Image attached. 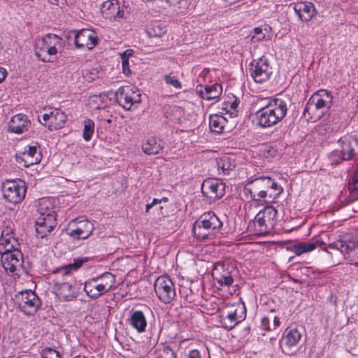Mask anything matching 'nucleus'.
I'll return each instance as SVG.
<instances>
[{
	"label": "nucleus",
	"mask_w": 358,
	"mask_h": 358,
	"mask_svg": "<svg viewBox=\"0 0 358 358\" xmlns=\"http://www.w3.org/2000/svg\"><path fill=\"white\" fill-rule=\"evenodd\" d=\"M227 120L222 115L217 114L209 117V127L212 132L220 134L223 131Z\"/></svg>",
	"instance_id": "nucleus-31"
},
{
	"label": "nucleus",
	"mask_w": 358,
	"mask_h": 358,
	"mask_svg": "<svg viewBox=\"0 0 358 358\" xmlns=\"http://www.w3.org/2000/svg\"><path fill=\"white\" fill-rule=\"evenodd\" d=\"M161 201H162V200H160V199H154L151 203L152 204V206H154V205H155L157 203H161Z\"/></svg>",
	"instance_id": "nucleus-63"
},
{
	"label": "nucleus",
	"mask_w": 358,
	"mask_h": 358,
	"mask_svg": "<svg viewBox=\"0 0 358 358\" xmlns=\"http://www.w3.org/2000/svg\"><path fill=\"white\" fill-rule=\"evenodd\" d=\"M50 110L48 113H45L41 116L38 115V121L41 124H42L44 126L48 127V123H50Z\"/></svg>",
	"instance_id": "nucleus-50"
},
{
	"label": "nucleus",
	"mask_w": 358,
	"mask_h": 358,
	"mask_svg": "<svg viewBox=\"0 0 358 358\" xmlns=\"http://www.w3.org/2000/svg\"><path fill=\"white\" fill-rule=\"evenodd\" d=\"M54 5L59 6L60 8H64V6L68 5V2L66 0H58L57 3H53Z\"/></svg>",
	"instance_id": "nucleus-61"
},
{
	"label": "nucleus",
	"mask_w": 358,
	"mask_h": 358,
	"mask_svg": "<svg viewBox=\"0 0 358 358\" xmlns=\"http://www.w3.org/2000/svg\"><path fill=\"white\" fill-rule=\"evenodd\" d=\"M218 171L222 170L224 174H229V171L234 168V165L227 157H224L217 161Z\"/></svg>",
	"instance_id": "nucleus-40"
},
{
	"label": "nucleus",
	"mask_w": 358,
	"mask_h": 358,
	"mask_svg": "<svg viewBox=\"0 0 358 358\" xmlns=\"http://www.w3.org/2000/svg\"><path fill=\"white\" fill-rule=\"evenodd\" d=\"M266 103L255 113L257 125L262 128H268L277 124L286 116L287 105L285 100L280 98L265 99Z\"/></svg>",
	"instance_id": "nucleus-2"
},
{
	"label": "nucleus",
	"mask_w": 358,
	"mask_h": 358,
	"mask_svg": "<svg viewBox=\"0 0 358 358\" xmlns=\"http://www.w3.org/2000/svg\"><path fill=\"white\" fill-rule=\"evenodd\" d=\"M154 288L159 299L166 304L171 303L176 296L174 284L169 276L158 277L155 282Z\"/></svg>",
	"instance_id": "nucleus-9"
},
{
	"label": "nucleus",
	"mask_w": 358,
	"mask_h": 358,
	"mask_svg": "<svg viewBox=\"0 0 358 358\" xmlns=\"http://www.w3.org/2000/svg\"><path fill=\"white\" fill-rule=\"evenodd\" d=\"M243 192L247 199H250L251 200L255 201V189H253V185L250 183V180L248 182L246 185L243 189Z\"/></svg>",
	"instance_id": "nucleus-48"
},
{
	"label": "nucleus",
	"mask_w": 358,
	"mask_h": 358,
	"mask_svg": "<svg viewBox=\"0 0 358 358\" xmlns=\"http://www.w3.org/2000/svg\"><path fill=\"white\" fill-rule=\"evenodd\" d=\"M222 92V87L221 85L215 83L210 86L203 87L202 85H198L196 87V92L200 96L208 101L215 99L218 98Z\"/></svg>",
	"instance_id": "nucleus-25"
},
{
	"label": "nucleus",
	"mask_w": 358,
	"mask_h": 358,
	"mask_svg": "<svg viewBox=\"0 0 358 358\" xmlns=\"http://www.w3.org/2000/svg\"><path fill=\"white\" fill-rule=\"evenodd\" d=\"M230 308L231 309L226 313L222 320L223 327L227 330H231L245 319L246 315V309L243 304L231 306Z\"/></svg>",
	"instance_id": "nucleus-14"
},
{
	"label": "nucleus",
	"mask_w": 358,
	"mask_h": 358,
	"mask_svg": "<svg viewBox=\"0 0 358 358\" xmlns=\"http://www.w3.org/2000/svg\"><path fill=\"white\" fill-rule=\"evenodd\" d=\"M94 131V122L91 119H85L83 121V137L85 141L91 140Z\"/></svg>",
	"instance_id": "nucleus-39"
},
{
	"label": "nucleus",
	"mask_w": 358,
	"mask_h": 358,
	"mask_svg": "<svg viewBox=\"0 0 358 358\" xmlns=\"http://www.w3.org/2000/svg\"><path fill=\"white\" fill-rule=\"evenodd\" d=\"M338 145L341 146L340 150H336V154H338L341 160H350L355 154L350 143H349L348 138H341L338 141Z\"/></svg>",
	"instance_id": "nucleus-28"
},
{
	"label": "nucleus",
	"mask_w": 358,
	"mask_h": 358,
	"mask_svg": "<svg viewBox=\"0 0 358 358\" xmlns=\"http://www.w3.org/2000/svg\"><path fill=\"white\" fill-rule=\"evenodd\" d=\"M38 211L40 216L43 217H55V211L53 210L52 203L48 199L41 200Z\"/></svg>",
	"instance_id": "nucleus-36"
},
{
	"label": "nucleus",
	"mask_w": 358,
	"mask_h": 358,
	"mask_svg": "<svg viewBox=\"0 0 358 358\" xmlns=\"http://www.w3.org/2000/svg\"><path fill=\"white\" fill-rule=\"evenodd\" d=\"M330 117L333 119V120L334 121L335 124H336V126L335 127H333L331 128L332 130H336V129H338L340 127V124H341V118L339 117L338 115H337V114H332V115H330Z\"/></svg>",
	"instance_id": "nucleus-55"
},
{
	"label": "nucleus",
	"mask_w": 358,
	"mask_h": 358,
	"mask_svg": "<svg viewBox=\"0 0 358 358\" xmlns=\"http://www.w3.org/2000/svg\"><path fill=\"white\" fill-rule=\"evenodd\" d=\"M225 183L217 179H206L201 185V193L210 201H216L225 194Z\"/></svg>",
	"instance_id": "nucleus-11"
},
{
	"label": "nucleus",
	"mask_w": 358,
	"mask_h": 358,
	"mask_svg": "<svg viewBox=\"0 0 358 358\" xmlns=\"http://www.w3.org/2000/svg\"><path fill=\"white\" fill-rule=\"evenodd\" d=\"M41 355L42 358H60L59 352L49 347L43 349Z\"/></svg>",
	"instance_id": "nucleus-46"
},
{
	"label": "nucleus",
	"mask_w": 358,
	"mask_h": 358,
	"mask_svg": "<svg viewBox=\"0 0 358 358\" xmlns=\"http://www.w3.org/2000/svg\"><path fill=\"white\" fill-rule=\"evenodd\" d=\"M264 154L266 157H275L277 154V150L275 148L270 147L268 149L264 151Z\"/></svg>",
	"instance_id": "nucleus-57"
},
{
	"label": "nucleus",
	"mask_w": 358,
	"mask_h": 358,
	"mask_svg": "<svg viewBox=\"0 0 358 358\" xmlns=\"http://www.w3.org/2000/svg\"><path fill=\"white\" fill-rule=\"evenodd\" d=\"M1 255V262L3 268L13 276L20 277L22 273L28 274V271L24 266L23 255L20 250L14 246H7Z\"/></svg>",
	"instance_id": "nucleus-5"
},
{
	"label": "nucleus",
	"mask_w": 358,
	"mask_h": 358,
	"mask_svg": "<svg viewBox=\"0 0 358 358\" xmlns=\"http://www.w3.org/2000/svg\"><path fill=\"white\" fill-rule=\"evenodd\" d=\"M317 99V96H311L308 99L304 110L303 115L307 118L308 120L315 122L317 120L320 119L324 114L326 113L315 101Z\"/></svg>",
	"instance_id": "nucleus-20"
},
{
	"label": "nucleus",
	"mask_w": 358,
	"mask_h": 358,
	"mask_svg": "<svg viewBox=\"0 0 358 358\" xmlns=\"http://www.w3.org/2000/svg\"><path fill=\"white\" fill-rule=\"evenodd\" d=\"M143 151L148 155H157L163 149L160 142L155 138H148L142 145Z\"/></svg>",
	"instance_id": "nucleus-30"
},
{
	"label": "nucleus",
	"mask_w": 358,
	"mask_h": 358,
	"mask_svg": "<svg viewBox=\"0 0 358 358\" xmlns=\"http://www.w3.org/2000/svg\"><path fill=\"white\" fill-rule=\"evenodd\" d=\"M278 211L272 206H266L260 210L254 219V225L260 234L270 232L277 223Z\"/></svg>",
	"instance_id": "nucleus-6"
},
{
	"label": "nucleus",
	"mask_w": 358,
	"mask_h": 358,
	"mask_svg": "<svg viewBox=\"0 0 358 358\" xmlns=\"http://www.w3.org/2000/svg\"><path fill=\"white\" fill-rule=\"evenodd\" d=\"M36 236L43 238L48 236L56 226L55 217L39 216L36 222Z\"/></svg>",
	"instance_id": "nucleus-19"
},
{
	"label": "nucleus",
	"mask_w": 358,
	"mask_h": 358,
	"mask_svg": "<svg viewBox=\"0 0 358 358\" xmlns=\"http://www.w3.org/2000/svg\"><path fill=\"white\" fill-rule=\"evenodd\" d=\"M312 96H317L315 101L326 112L332 105L333 96L327 90H320Z\"/></svg>",
	"instance_id": "nucleus-29"
},
{
	"label": "nucleus",
	"mask_w": 358,
	"mask_h": 358,
	"mask_svg": "<svg viewBox=\"0 0 358 358\" xmlns=\"http://www.w3.org/2000/svg\"><path fill=\"white\" fill-rule=\"evenodd\" d=\"M15 159L18 164L29 167L41 162V154L38 150V145L29 146L27 150L16 154Z\"/></svg>",
	"instance_id": "nucleus-17"
},
{
	"label": "nucleus",
	"mask_w": 358,
	"mask_h": 358,
	"mask_svg": "<svg viewBox=\"0 0 358 358\" xmlns=\"http://www.w3.org/2000/svg\"><path fill=\"white\" fill-rule=\"evenodd\" d=\"M152 204L150 203H148L146 205V212H148L149 210L152 207Z\"/></svg>",
	"instance_id": "nucleus-64"
},
{
	"label": "nucleus",
	"mask_w": 358,
	"mask_h": 358,
	"mask_svg": "<svg viewBox=\"0 0 358 358\" xmlns=\"http://www.w3.org/2000/svg\"><path fill=\"white\" fill-rule=\"evenodd\" d=\"M348 140L353 148V150L358 152V138L356 136H350L348 138Z\"/></svg>",
	"instance_id": "nucleus-54"
},
{
	"label": "nucleus",
	"mask_w": 358,
	"mask_h": 358,
	"mask_svg": "<svg viewBox=\"0 0 358 358\" xmlns=\"http://www.w3.org/2000/svg\"><path fill=\"white\" fill-rule=\"evenodd\" d=\"M18 308L27 315H34L41 307V299L34 292L24 290L15 295Z\"/></svg>",
	"instance_id": "nucleus-8"
},
{
	"label": "nucleus",
	"mask_w": 358,
	"mask_h": 358,
	"mask_svg": "<svg viewBox=\"0 0 358 358\" xmlns=\"http://www.w3.org/2000/svg\"><path fill=\"white\" fill-rule=\"evenodd\" d=\"M282 192V188L275 182L271 178H270V194L269 200H265L266 202L269 203L279 196Z\"/></svg>",
	"instance_id": "nucleus-43"
},
{
	"label": "nucleus",
	"mask_w": 358,
	"mask_h": 358,
	"mask_svg": "<svg viewBox=\"0 0 358 358\" xmlns=\"http://www.w3.org/2000/svg\"><path fill=\"white\" fill-rule=\"evenodd\" d=\"M66 38H73L74 44L78 49L86 48L91 50L97 44L96 33L90 29L73 30L67 34Z\"/></svg>",
	"instance_id": "nucleus-10"
},
{
	"label": "nucleus",
	"mask_w": 358,
	"mask_h": 358,
	"mask_svg": "<svg viewBox=\"0 0 358 358\" xmlns=\"http://www.w3.org/2000/svg\"><path fill=\"white\" fill-rule=\"evenodd\" d=\"M134 52L131 49H127L121 54V59H129L130 57L133 56Z\"/></svg>",
	"instance_id": "nucleus-58"
},
{
	"label": "nucleus",
	"mask_w": 358,
	"mask_h": 358,
	"mask_svg": "<svg viewBox=\"0 0 358 358\" xmlns=\"http://www.w3.org/2000/svg\"><path fill=\"white\" fill-rule=\"evenodd\" d=\"M62 48V38L56 34H48L36 40L34 52L42 62H53L57 58V53Z\"/></svg>",
	"instance_id": "nucleus-4"
},
{
	"label": "nucleus",
	"mask_w": 358,
	"mask_h": 358,
	"mask_svg": "<svg viewBox=\"0 0 358 358\" xmlns=\"http://www.w3.org/2000/svg\"><path fill=\"white\" fill-rule=\"evenodd\" d=\"M302 336L301 333L296 328L291 329L284 335L283 338L280 341V346L284 354L292 356L295 353L292 352V348L296 347L301 340Z\"/></svg>",
	"instance_id": "nucleus-15"
},
{
	"label": "nucleus",
	"mask_w": 358,
	"mask_h": 358,
	"mask_svg": "<svg viewBox=\"0 0 358 358\" xmlns=\"http://www.w3.org/2000/svg\"><path fill=\"white\" fill-rule=\"evenodd\" d=\"M250 183L253 185L255 192H257L259 189L270 191V177L264 176L257 178L251 180Z\"/></svg>",
	"instance_id": "nucleus-38"
},
{
	"label": "nucleus",
	"mask_w": 358,
	"mask_h": 358,
	"mask_svg": "<svg viewBox=\"0 0 358 358\" xmlns=\"http://www.w3.org/2000/svg\"><path fill=\"white\" fill-rule=\"evenodd\" d=\"M229 265H226L222 262H217L214 264L213 268L212 270V276L214 278H216V274L220 275H226L229 273H230V271H229Z\"/></svg>",
	"instance_id": "nucleus-42"
},
{
	"label": "nucleus",
	"mask_w": 358,
	"mask_h": 358,
	"mask_svg": "<svg viewBox=\"0 0 358 358\" xmlns=\"http://www.w3.org/2000/svg\"><path fill=\"white\" fill-rule=\"evenodd\" d=\"M187 358H201V354L197 350H190Z\"/></svg>",
	"instance_id": "nucleus-59"
},
{
	"label": "nucleus",
	"mask_w": 358,
	"mask_h": 358,
	"mask_svg": "<svg viewBox=\"0 0 358 358\" xmlns=\"http://www.w3.org/2000/svg\"><path fill=\"white\" fill-rule=\"evenodd\" d=\"M94 278L100 285V286L103 287V289L106 292L110 291L115 282V275L108 272H106L102 275Z\"/></svg>",
	"instance_id": "nucleus-33"
},
{
	"label": "nucleus",
	"mask_w": 358,
	"mask_h": 358,
	"mask_svg": "<svg viewBox=\"0 0 358 358\" xmlns=\"http://www.w3.org/2000/svg\"><path fill=\"white\" fill-rule=\"evenodd\" d=\"M239 103L238 98L232 94L229 96L228 100L224 102L222 108L226 110L227 113L230 114L231 116L236 117L238 113V106Z\"/></svg>",
	"instance_id": "nucleus-34"
},
{
	"label": "nucleus",
	"mask_w": 358,
	"mask_h": 358,
	"mask_svg": "<svg viewBox=\"0 0 358 358\" xmlns=\"http://www.w3.org/2000/svg\"><path fill=\"white\" fill-rule=\"evenodd\" d=\"M3 236V232L1 234V236ZM13 246V244L10 243L9 238H6L2 237L1 238V243H0V254H3V250H6L5 249L7 248V246Z\"/></svg>",
	"instance_id": "nucleus-49"
},
{
	"label": "nucleus",
	"mask_w": 358,
	"mask_h": 358,
	"mask_svg": "<svg viewBox=\"0 0 358 358\" xmlns=\"http://www.w3.org/2000/svg\"><path fill=\"white\" fill-rule=\"evenodd\" d=\"M30 125L27 117L22 113L14 115L8 124L9 131L15 134H22L27 131Z\"/></svg>",
	"instance_id": "nucleus-24"
},
{
	"label": "nucleus",
	"mask_w": 358,
	"mask_h": 358,
	"mask_svg": "<svg viewBox=\"0 0 358 358\" xmlns=\"http://www.w3.org/2000/svg\"><path fill=\"white\" fill-rule=\"evenodd\" d=\"M89 259V257H86L76 258L73 259V262L72 264H69V265L61 267L60 268H57L53 271V273L61 272L63 275L68 277L69 276L71 270H78L83 266L84 263L87 262Z\"/></svg>",
	"instance_id": "nucleus-32"
},
{
	"label": "nucleus",
	"mask_w": 358,
	"mask_h": 358,
	"mask_svg": "<svg viewBox=\"0 0 358 358\" xmlns=\"http://www.w3.org/2000/svg\"><path fill=\"white\" fill-rule=\"evenodd\" d=\"M94 230V224L89 220H84L78 222L75 229L71 230L69 235L77 239H85L88 238Z\"/></svg>",
	"instance_id": "nucleus-23"
},
{
	"label": "nucleus",
	"mask_w": 358,
	"mask_h": 358,
	"mask_svg": "<svg viewBox=\"0 0 358 358\" xmlns=\"http://www.w3.org/2000/svg\"><path fill=\"white\" fill-rule=\"evenodd\" d=\"M57 296L63 301H71L76 299L77 294L75 287L70 281H56L53 287Z\"/></svg>",
	"instance_id": "nucleus-16"
},
{
	"label": "nucleus",
	"mask_w": 358,
	"mask_h": 358,
	"mask_svg": "<svg viewBox=\"0 0 358 358\" xmlns=\"http://www.w3.org/2000/svg\"><path fill=\"white\" fill-rule=\"evenodd\" d=\"M155 358H176V355L171 348L165 345L155 350Z\"/></svg>",
	"instance_id": "nucleus-41"
},
{
	"label": "nucleus",
	"mask_w": 358,
	"mask_h": 358,
	"mask_svg": "<svg viewBox=\"0 0 358 358\" xmlns=\"http://www.w3.org/2000/svg\"><path fill=\"white\" fill-rule=\"evenodd\" d=\"M357 245L358 242L355 238L338 239L328 244L321 239H317L313 241L301 242L287 247V249L294 252L296 255L299 256L303 253L311 252L317 247L326 246L322 250L327 252H329L327 248L335 249L345 255L354 250L357 247Z\"/></svg>",
	"instance_id": "nucleus-1"
},
{
	"label": "nucleus",
	"mask_w": 358,
	"mask_h": 358,
	"mask_svg": "<svg viewBox=\"0 0 358 358\" xmlns=\"http://www.w3.org/2000/svg\"><path fill=\"white\" fill-rule=\"evenodd\" d=\"M50 121L48 123L50 130L59 129L64 127L66 122V115L58 108H50Z\"/></svg>",
	"instance_id": "nucleus-26"
},
{
	"label": "nucleus",
	"mask_w": 358,
	"mask_h": 358,
	"mask_svg": "<svg viewBox=\"0 0 358 358\" xmlns=\"http://www.w3.org/2000/svg\"><path fill=\"white\" fill-rule=\"evenodd\" d=\"M348 188L352 195L358 192V168L348 182Z\"/></svg>",
	"instance_id": "nucleus-44"
},
{
	"label": "nucleus",
	"mask_w": 358,
	"mask_h": 358,
	"mask_svg": "<svg viewBox=\"0 0 358 358\" xmlns=\"http://www.w3.org/2000/svg\"><path fill=\"white\" fill-rule=\"evenodd\" d=\"M223 223L214 212L202 214L194 223L192 232L199 241L213 240L222 228Z\"/></svg>",
	"instance_id": "nucleus-3"
},
{
	"label": "nucleus",
	"mask_w": 358,
	"mask_h": 358,
	"mask_svg": "<svg viewBox=\"0 0 358 358\" xmlns=\"http://www.w3.org/2000/svg\"><path fill=\"white\" fill-rule=\"evenodd\" d=\"M116 102L125 110H130L134 103L141 102V94L129 86L118 88L115 94Z\"/></svg>",
	"instance_id": "nucleus-12"
},
{
	"label": "nucleus",
	"mask_w": 358,
	"mask_h": 358,
	"mask_svg": "<svg viewBox=\"0 0 358 358\" xmlns=\"http://www.w3.org/2000/svg\"><path fill=\"white\" fill-rule=\"evenodd\" d=\"M164 80L167 85H171L176 89L182 88L181 83L175 76H172L171 75H165Z\"/></svg>",
	"instance_id": "nucleus-47"
},
{
	"label": "nucleus",
	"mask_w": 358,
	"mask_h": 358,
	"mask_svg": "<svg viewBox=\"0 0 358 358\" xmlns=\"http://www.w3.org/2000/svg\"><path fill=\"white\" fill-rule=\"evenodd\" d=\"M270 191L259 189L255 193V201H259L262 199H266L267 196H269Z\"/></svg>",
	"instance_id": "nucleus-51"
},
{
	"label": "nucleus",
	"mask_w": 358,
	"mask_h": 358,
	"mask_svg": "<svg viewBox=\"0 0 358 358\" xmlns=\"http://www.w3.org/2000/svg\"><path fill=\"white\" fill-rule=\"evenodd\" d=\"M255 35L252 38H257V41H262L266 38L264 34L262 33V29L260 27H256L254 29Z\"/></svg>",
	"instance_id": "nucleus-52"
},
{
	"label": "nucleus",
	"mask_w": 358,
	"mask_h": 358,
	"mask_svg": "<svg viewBox=\"0 0 358 358\" xmlns=\"http://www.w3.org/2000/svg\"><path fill=\"white\" fill-rule=\"evenodd\" d=\"M250 70L251 76L257 83L266 82L271 74L267 60L262 58L259 59Z\"/></svg>",
	"instance_id": "nucleus-18"
},
{
	"label": "nucleus",
	"mask_w": 358,
	"mask_h": 358,
	"mask_svg": "<svg viewBox=\"0 0 358 358\" xmlns=\"http://www.w3.org/2000/svg\"><path fill=\"white\" fill-rule=\"evenodd\" d=\"M279 325H280V320L277 317H275L273 319V328L275 329L277 327H278Z\"/></svg>",
	"instance_id": "nucleus-62"
},
{
	"label": "nucleus",
	"mask_w": 358,
	"mask_h": 358,
	"mask_svg": "<svg viewBox=\"0 0 358 358\" xmlns=\"http://www.w3.org/2000/svg\"><path fill=\"white\" fill-rule=\"evenodd\" d=\"M294 10L300 20L306 22L310 21L316 14L313 3L308 1L295 3Z\"/></svg>",
	"instance_id": "nucleus-22"
},
{
	"label": "nucleus",
	"mask_w": 358,
	"mask_h": 358,
	"mask_svg": "<svg viewBox=\"0 0 358 358\" xmlns=\"http://www.w3.org/2000/svg\"><path fill=\"white\" fill-rule=\"evenodd\" d=\"M169 111L166 112V117L175 123L180 122L181 119L184 116L183 108L177 106H169Z\"/></svg>",
	"instance_id": "nucleus-37"
},
{
	"label": "nucleus",
	"mask_w": 358,
	"mask_h": 358,
	"mask_svg": "<svg viewBox=\"0 0 358 358\" xmlns=\"http://www.w3.org/2000/svg\"><path fill=\"white\" fill-rule=\"evenodd\" d=\"M7 72L5 69L0 67V83L4 80Z\"/></svg>",
	"instance_id": "nucleus-60"
},
{
	"label": "nucleus",
	"mask_w": 358,
	"mask_h": 358,
	"mask_svg": "<svg viewBox=\"0 0 358 358\" xmlns=\"http://www.w3.org/2000/svg\"><path fill=\"white\" fill-rule=\"evenodd\" d=\"M220 286H229L234 282V279L231 273L226 275H220L216 274V278H214Z\"/></svg>",
	"instance_id": "nucleus-45"
},
{
	"label": "nucleus",
	"mask_w": 358,
	"mask_h": 358,
	"mask_svg": "<svg viewBox=\"0 0 358 358\" xmlns=\"http://www.w3.org/2000/svg\"><path fill=\"white\" fill-rule=\"evenodd\" d=\"M128 324L138 333L146 331L147 320L141 310L131 309L129 313Z\"/></svg>",
	"instance_id": "nucleus-21"
},
{
	"label": "nucleus",
	"mask_w": 358,
	"mask_h": 358,
	"mask_svg": "<svg viewBox=\"0 0 358 358\" xmlns=\"http://www.w3.org/2000/svg\"><path fill=\"white\" fill-rule=\"evenodd\" d=\"M27 187L25 183L19 180H7L2 185L3 199L10 203L16 205L21 203L25 197Z\"/></svg>",
	"instance_id": "nucleus-7"
},
{
	"label": "nucleus",
	"mask_w": 358,
	"mask_h": 358,
	"mask_svg": "<svg viewBox=\"0 0 358 358\" xmlns=\"http://www.w3.org/2000/svg\"><path fill=\"white\" fill-rule=\"evenodd\" d=\"M84 290L92 299H96L106 293L94 278L85 282Z\"/></svg>",
	"instance_id": "nucleus-27"
},
{
	"label": "nucleus",
	"mask_w": 358,
	"mask_h": 358,
	"mask_svg": "<svg viewBox=\"0 0 358 358\" xmlns=\"http://www.w3.org/2000/svg\"><path fill=\"white\" fill-rule=\"evenodd\" d=\"M261 327L265 331H271V328L269 325V320L266 317H264L261 321Z\"/></svg>",
	"instance_id": "nucleus-56"
},
{
	"label": "nucleus",
	"mask_w": 358,
	"mask_h": 358,
	"mask_svg": "<svg viewBox=\"0 0 358 358\" xmlns=\"http://www.w3.org/2000/svg\"><path fill=\"white\" fill-rule=\"evenodd\" d=\"M146 32L150 38H161L166 32V29L159 22H154L147 28Z\"/></svg>",
	"instance_id": "nucleus-35"
},
{
	"label": "nucleus",
	"mask_w": 358,
	"mask_h": 358,
	"mask_svg": "<svg viewBox=\"0 0 358 358\" xmlns=\"http://www.w3.org/2000/svg\"><path fill=\"white\" fill-rule=\"evenodd\" d=\"M122 66L123 73L128 76L131 75V72L129 67V59H122Z\"/></svg>",
	"instance_id": "nucleus-53"
},
{
	"label": "nucleus",
	"mask_w": 358,
	"mask_h": 358,
	"mask_svg": "<svg viewBox=\"0 0 358 358\" xmlns=\"http://www.w3.org/2000/svg\"><path fill=\"white\" fill-rule=\"evenodd\" d=\"M101 12L105 18L115 21L127 19L129 15V12L121 7L118 0H109L103 3Z\"/></svg>",
	"instance_id": "nucleus-13"
}]
</instances>
